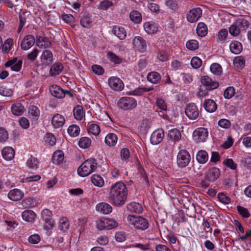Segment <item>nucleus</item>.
<instances>
[{
	"mask_svg": "<svg viewBox=\"0 0 251 251\" xmlns=\"http://www.w3.org/2000/svg\"><path fill=\"white\" fill-rule=\"evenodd\" d=\"M13 91L12 89L3 86L0 87V95L1 96L10 97L13 94Z\"/></svg>",
	"mask_w": 251,
	"mask_h": 251,
	"instance_id": "obj_56",
	"label": "nucleus"
},
{
	"mask_svg": "<svg viewBox=\"0 0 251 251\" xmlns=\"http://www.w3.org/2000/svg\"><path fill=\"white\" fill-rule=\"evenodd\" d=\"M220 176V170L216 167H213L207 171L205 174L204 178L209 182H214Z\"/></svg>",
	"mask_w": 251,
	"mask_h": 251,
	"instance_id": "obj_14",
	"label": "nucleus"
},
{
	"mask_svg": "<svg viewBox=\"0 0 251 251\" xmlns=\"http://www.w3.org/2000/svg\"><path fill=\"white\" fill-rule=\"evenodd\" d=\"M235 90L233 87H227L224 91V96L226 99H229L235 94Z\"/></svg>",
	"mask_w": 251,
	"mask_h": 251,
	"instance_id": "obj_59",
	"label": "nucleus"
},
{
	"mask_svg": "<svg viewBox=\"0 0 251 251\" xmlns=\"http://www.w3.org/2000/svg\"><path fill=\"white\" fill-rule=\"evenodd\" d=\"M201 64L202 61L198 57H194L191 60V65L193 68L198 69L201 66Z\"/></svg>",
	"mask_w": 251,
	"mask_h": 251,
	"instance_id": "obj_60",
	"label": "nucleus"
},
{
	"mask_svg": "<svg viewBox=\"0 0 251 251\" xmlns=\"http://www.w3.org/2000/svg\"><path fill=\"white\" fill-rule=\"evenodd\" d=\"M117 136L115 134H108L105 138V143L109 146H114L117 142Z\"/></svg>",
	"mask_w": 251,
	"mask_h": 251,
	"instance_id": "obj_31",
	"label": "nucleus"
},
{
	"mask_svg": "<svg viewBox=\"0 0 251 251\" xmlns=\"http://www.w3.org/2000/svg\"><path fill=\"white\" fill-rule=\"evenodd\" d=\"M241 164L248 169L251 170V157H243L240 161Z\"/></svg>",
	"mask_w": 251,
	"mask_h": 251,
	"instance_id": "obj_64",
	"label": "nucleus"
},
{
	"mask_svg": "<svg viewBox=\"0 0 251 251\" xmlns=\"http://www.w3.org/2000/svg\"><path fill=\"white\" fill-rule=\"evenodd\" d=\"M80 132V129L78 126L73 125L70 126L68 128V133L71 136H77Z\"/></svg>",
	"mask_w": 251,
	"mask_h": 251,
	"instance_id": "obj_47",
	"label": "nucleus"
},
{
	"mask_svg": "<svg viewBox=\"0 0 251 251\" xmlns=\"http://www.w3.org/2000/svg\"><path fill=\"white\" fill-rule=\"evenodd\" d=\"M223 164L233 170H236L237 167V164L234 162L233 160L231 158L225 159L223 161Z\"/></svg>",
	"mask_w": 251,
	"mask_h": 251,
	"instance_id": "obj_62",
	"label": "nucleus"
},
{
	"mask_svg": "<svg viewBox=\"0 0 251 251\" xmlns=\"http://www.w3.org/2000/svg\"><path fill=\"white\" fill-rule=\"evenodd\" d=\"M127 219L128 224L132 228L144 230L149 227L148 221L142 216L129 215Z\"/></svg>",
	"mask_w": 251,
	"mask_h": 251,
	"instance_id": "obj_4",
	"label": "nucleus"
},
{
	"mask_svg": "<svg viewBox=\"0 0 251 251\" xmlns=\"http://www.w3.org/2000/svg\"><path fill=\"white\" fill-rule=\"evenodd\" d=\"M250 26L248 20L243 18H239L229 27V32L233 36L239 35L241 30H246Z\"/></svg>",
	"mask_w": 251,
	"mask_h": 251,
	"instance_id": "obj_3",
	"label": "nucleus"
},
{
	"mask_svg": "<svg viewBox=\"0 0 251 251\" xmlns=\"http://www.w3.org/2000/svg\"><path fill=\"white\" fill-rule=\"evenodd\" d=\"M63 65L59 62L53 64L50 70V74L51 76H55L58 75L63 70Z\"/></svg>",
	"mask_w": 251,
	"mask_h": 251,
	"instance_id": "obj_25",
	"label": "nucleus"
},
{
	"mask_svg": "<svg viewBox=\"0 0 251 251\" xmlns=\"http://www.w3.org/2000/svg\"><path fill=\"white\" fill-rule=\"evenodd\" d=\"M73 113L75 118L77 120H81L83 116V108L79 105L75 106L73 110Z\"/></svg>",
	"mask_w": 251,
	"mask_h": 251,
	"instance_id": "obj_40",
	"label": "nucleus"
},
{
	"mask_svg": "<svg viewBox=\"0 0 251 251\" xmlns=\"http://www.w3.org/2000/svg\"><path fill=\"white\" fill-rule=\"evenodd\" d=\"M153 89V87H139L133 90L131 94L134 96H142L144 92H149Z\"/></svg>",
	"mask_w": 251,
	"mask_h": 251,
	"instance_id": "obj_44",
	"label": "nucleus"
},
{
	"mask_svg": "<svg viewBox=\"0 0 251 251\" xmlns=\"http://www.w3.org/2000/svg\"><path fill=\"white\" fill-rule=\"evenodd\" d=\"M24 193L19 189H14L9 191L8 194L9 199L13 201H17L23 198Z\"/></svg>",
	"mask_w": 251,
	"mask_h": 251,
	"instance_id": "obj_20",
	"label": "nucleus"
},
{
	"mask_svg": "<svg viewBox=\"0 0 251 251\" xmlns=\"http://www.w3.org/2000/svg\"><path fill=\"white\" fill-rule=\"evenodd\" d=\"M196 158L199 163L204 164L208 159V153L204 150L200 151L197 154Z\"/></svg>",
	"mask_w": 251,
	"mask_h": 251,
	"instance_id": "obj_32",
	"label": "nucleus"
},
{
	"mask_svg": "<svg viewBox=\"0 0 251 251\" xmlns=\"http://www.w3.org/2000/svg\"><path fill=\"white\" fill-rule=\"evenodd\" d=\"M97 162L94 158L85 160L77 169L78 174L81 176H86L93 172L97 168Z\"/></svg>",
	"mask_w": 251,
	"mask_h": 251,
	"instance_id": "obj_2",
	"label": "nucleus"
},
{
	"mask_svg": "<svg viewBox=\"0 0 251 251\" xmlns=\"http://www.w3.org/2000/svg\"><path fill=\"white\" fill-rule=\"evenodd\" d=\"M22 62V60L21 59L18 60L17 58H13L11 70L15 72L19 71L21 69Z\"/></svg>",
	"mask_w": 251,
	"mask_h": 251,
	"instance_id": "obj_54",
	"label": "nucleus"
},
{
	"mask_svg": "<svg viewBox=\"0 0 251 251\" xmlns=\"http://www.w3.org/2000/svg\"><path fill=\"white\" fill-rule=\"evenodd\" d=\"M150 128V123L148 119L143 120L140 126L141 131L146 133Z\"/></svg>",
	"mask_w": 251,
	"mask_h": 251,
	"instance_id": "obj_61",
	"label": "nucleus"
},
{
	"mask_svg": "<svg viewBox=\"0 0 251 251\" xmlns=\"http://www.w3.org/2000/svg\"><path fill=\"white\" fill-rule=\"evenodd\" d=\"M38 159L32 156L26 162L27 166L32 169H36L38 168Z\"/></svg>",
	"mask_w": 251,
	"mask_h": 251,
	"instance_id": "obj_53",
	"label": "nucleus"
},
{
	"mask_svg": "<svg viewBox=\"0 0 251 251\" xmlns=\"http://www.w3.org/2000/svg\"><path fill=\"white\" fill-rule=\"evenodd\" d=\"M201 83L205 87L206 90H212L218 87L219 83L213 80L210 77L204 75L201 77Z\"/></svg>",
	"mask_w": 251,
	"mask_h": 251,
	"instance_id": "obj_11",
	"label": "nucleus"
},
{
	"mask_svg": "<svg viewBox=\"0 0 251 251\" xmlns=\"http://www.w3.org/2000/svg\"><path fill=\"white\" fill-rule=\"evenodd\" d=\"M117 105L118 107L123 110H130L136 107L137 101L132 97H124L119 100Z\"/></svg>",
	"mask_w": 251,
	"mask_h": 251,
	"instance_id": "obj_5",
	"label": "nucleus"
},
{
	"mask_svg": "<svg viewBox=\"0 0 251 251\" xmlns=\"http://www.w3.org/2000/svg\"><path fill=\"white\" fill-rule=\"evenodd\" d=\"M22 216L25 221L32 222L34 221L36 214L31 210H25L23 212Z\"/></svg>",
	"mask_w": 251,
	"mask_h": 251,
	"instance_id": "obj_29",
	"label": "nucleus"
},
{
	"mask_svg": "<svg viewBox=\"0 0 251 251\" xmlns=\"http://www.w3.org/2000/svg\"><path fill=\"white\" fill-rule=\"evenodd\" d=\"M217 198L220 202L225 204H228L231 202L230 198L226 196L224 193H219Z\"/></svg>",
	"mask_w": 251,
	"mask_h": 251,
	"instance_id": "obj_57",
	"label": "nucleus"
},
{
	"mask_svg": "<svg viewBox=\"0 0 251 251\" xmlns=\"http://www.w3.org/2000/svg\"><path fill=\"white\" fill-rule=\"evenodd\" d=\"M198 35L201 37L205 36L207 33V28L206 25L202 22L199 23L197 28Z\"/></svg>",
	"mask_w": 251,
	"mask_h": 251,
	"instance_id": "obj_38",
	"label": "nucleus"
},
{
	"mask_svg": "<svg viewBox=\"0 0 251 251\" xmlns=\"http://www.w3.org/2000/svg\"><path fill=\"white\" fill-rule=\"evenodd\" d=\"M22 204L25 207H33L37 205L36 200L32 198H28L22 201Z\"/></svg>",
	"mask_w": 251,
	"mask_h": 251,
	"instance_id": "obj_48",
	"label": "nucleus"
},
{
	"mask_svg": "<svg viewBox=\"0 0 251 251\" xmlns=\"http://www.w3.org/2000/svg\"><path fill=\"white\" fill-rule=\"evenodd\" d=\"M202 15V10L200 8H195L189 11L187 15V19L190 23L197 22Z\"/></svg>",
	"mask_w": 251,
	"mask_h": 251,
	"instance_id": "obj_12",
	"label": "nucleus"
},
{
	"mask_svg": "<svg viewBox=\"0 0 251 251\" xmlns=\"http://www.w3.org/2000/svg\"><path fill=\"white\" fill-rule=\"evenodd\" d=\"M91 181L96 186L102 187L104 185V180L101 176L98 175L92 176Z\"/></svg>",
	"mask_w": 251,
	"mask_h": 251,
	"instance_id": "obj_43",
	"label": "nucleus"
},
{
	"mask_svg": "<svg viewBox=\"0 0 251 251\" xmlns=\"http://www.w3.org/2000/svg\"><path fill=\"white\" fill-rule=\"evenodd\" d=\"M51 94L54 97L62 99L64 97V90L57 85H52L50 88Z\"/></svg>",
	"mask_w": 251,
	"mask_h": 251,
	"instance_id": "obj_18",
	"label": "nucleus"
},
{
	"mask_svg": "<svg viewBox=\"0 0 251 251\" xmlns=\"http://www.w3.org/2000/svg\"><path fill=\"white\" fill-rule=\"evenodd\" d=\"M96 209L103 214H108L112 212V207L107 203L101 202L97 205Z\"/></svg>",
	"mask_w": 251,
	"mask_h": 251,
	"instance_id": "obj_23",
	"label": "nucleus"
},
{
	"mask_svg": "<svg viewBox=\"0 0 251 251\" xmlns=\"http://www.w3.org/2000/svg\"><path fill=\"white\" fill-rule=\"evenodd\" d=\"M35 42L34 37L32 35L25 36L21 43V47L23 50H27L33 46Z\"/></svg>",
	"mask_w": 251,
	"mask_h": 251,
	"instance_id": "obj_16",
	"label": "nucleus"
},
{
	"mask_svg": "<svg viewBox=\"0 0 251 251\" xmlns=\"http://www.w3.org/2000/svg\"><path fill=\"white\" fill-rule=\"evenodd\" d=\"M112 33L120 40L125 39L126 36V33L125 29L123 27H120L118 25H114L113 27Z\"/></svg>",
	"mask_w": 251,
	"mask_h": 251,
	"instance_id": "obj_22",
	"label": "nucleus"
},
{
	"mask_svg": "<svg viewBox=\"0 0 251 251\" xmlns=\"http://www.w3.org/2000/svg\"><path fill=\"white\" fill-rule=\"evenodd\" d=\"M127 196V189L126 185L118 182L113 185L108 195L109 201L113 205L120 206L124 205Z\"/></svg>",
	"mask_w": 251,
	"mask_h": 251,
	"instance_id": "obj_1",
	"label": "nucleus"
},
{
	"mask_svg": "<svg viewBox=\"0 0 251 251\" xmlns=\"http://www.w3.org/2000/svg\"><path fill=\"white\" fill-rule=\"evenodd\" d=\"M88 130L89 133L98 135L100 132V128L97 124H92L89 126Z\"/></svg>",
	"mask_w": 251,
	"mask_h": 251,
	"instance_id": "obj_58",
	"label": "nucleus"
},
{
	"mask_svg": "<svg viewBox=\"0 0 251 251\" xmlns=\"http://www.w3.org/2000/svg\"><path fill=\"white\" fill-rule=\"evenodd\" d=\"M28 15V14L27 13V12H23L22 13H19V18L20 23L18 29V33L20 32L24 26L25 25Z\"/></svg>",
	"mask_w": 251,
	"mask_h": 251,
	"instance_id": "obj_39",
	"label": "nucleus"
},
{
	"mask_svg": "<svg viewBox=\"0 0 251 251\" xmlns=\"http://www.w3.org/2000/svg\"><path fill=\"white\" fill-rule=\"evenodd\" d=\"M109 87L116 91H121L124 88V84L122 80L117 77L112 76L108 79Z\"/></svg>",
	"mask_w": 251,
	"mask_h": 251,
	"instance_id": "obj_9",
	"label": "nucleus"
},
{
	"mask_svg": "<svg viewBox=\"0 0 251 251\" xmlns=\"http://www.w3.org/2000/svg\"><path fill=\"white\" fill-rule=\"evenodd\" d=\"M164 137V130L162 128H158L151 134L150 139L151 143L152 145H157L162 141Z\"/></svg>",
	"mask_w": 251,
	"mask_h": 251,
	"instance_id": "obj_13",
	"label": "nucleus"
},
{
	"mask_svg": "<svg viewBox=\"0 0 251 251\" xmlns=\"http://www.w3.org/2000/svg\"><path fill=\"white\" fill-rule=\"evenodd\" d=\"M1 154L4 159L7 160H10L14 158L15 151L12 148L6 147L2 149Z\"/></svg>",
	"mask_w": 251,
	"mask_h": 251,
	"instance_id": "obj_24",
	"label": "nucleus"
},
{
	"mask_svg": "<svg viewBox=\"0 0 251 251\" xmlns=\"http://www.w3.org/2000/svg\"><path fill=\"white\" fill-rule=\"evenodd\" d=\"M13 44V40L11 38L7 39L3 45L2 50L5 52H8L11 49Z\"/></svg>",
	"mask_w": 251,
	"mask_h": 251,
	"instance_id": "obj_63",
	"label": "nucleus"
},
{
	"mask_svg": "<svg viewBox=\"0 0 251 251\" xmlns=\"http://www.w3.org/2000/svg\"><path fill=\"white\" fill-rule=\"evenodd\" d=\"M64 158V153L61 151H56L54 152L52 161L53 163L58 164L62 162Z\"/></svg>",
	"mask_w": 251,
	"mask_h": 251,
	"instance_id": "obj_37",
	"label": "nucleus"
},
{
	"mask_svg": "<svg viewBox=\"0 0 251 251\" xmlns=\"http://www.w3.org/2000/svg\"><path fill=\"white\" fill-rule=\"evenodd\" d=\"M127 209L131 212L136 213L137 214L141 213L143 210L142 205L135 202H132L127 204Z\"/></svg>",
	"mask_w": 251,
	"mask_h": 251,
	"instance_id": "obj_26",
	"label": "nucleus"
},
{
	"mask_svg": "<svg viewBox=\"0 0 251 251\" xmlns=\"http://www.w3.org/2000/svg\"><path fill=\"white\" fill-rule=\"evenodd\" d=\"M41 60L44 65H50L53 61V55L51 51L48 50H44L41 56Z\"/></svg>",
	"mask_w": 251,
	"mask_h": 251,
	"instance_id": "obj_19",
	"label": "nucleus"
},
{
	"mask_svg": "<svg viewBox=\"0 0 251 251\" xmlns=\"http://www.w3.org/2000/svg\"><path fill=\"white\" fill-rule=\"evenodd\" d=\"M69 223L66 218H61L59 222V228L63 232L66 231L69 227Z\"/></svg>",
	"mask_w": 251,
	"mask_h": 251,
	"instance_id": "obj_49",
	"label": "nucleus"
},
{
	"mask_svg": "<svg viewBox=\"0 0 251 251\" xmlns=\"http://www.w3.org/2000/svg\"><path fill=\"white\" fill-rule=\"evenodd\" d=\"M236 208L238 213L243 218L247 219L250 217L251 214L247 208L240 205H237Z\"/></svg>",
	"mask_w": 251,
	"mask_h": 251,
	"instance_id": "obj_52",
	"label": "nucleus"
},
{
	"mask_svg": "<svg viewBox=\"0 0 251 251\" xmlns=\"http://www.w3.org/2000/svg\"><path fill=\"white\" fill-rule=\"evenodd\" d=\"M65 119L62 115L57 114L52 118L51 124L55 128H58L63 126Z\"/></svg>",
	"mask_w": 251,
	"mask_h": 251,
	"instance_id": "obj_27",
	"label": "nucleus"
},
{
	"mask_svg": "<svg viewBox=\"0 0 251 251\" xmlns=\"http://www.w3.org/2000/svg\"><path fill=\"white\" fill-rule=\"evenodd\" d=\"M211 72L215 75L220 76L222 73V68L218 63H213L210 68Z\"/></svg>",
	"mask_w": 251,
	"mask_h": 251,
	"instance_id": "obj_50",
	"label": "nucleus"
},
{
	"mask_svg": "<svg viewBox=\"0 0 251 251\" xmlns=\"http://www.w3.org/2000/svg\"><path fill=\"white\" fill-rule=\"evenodd\" d=\"M233 64L237 68L242 69L245 64V59L242 56L235 57L233 60Z\"/></svg>",
	"mask_w": 251,
	"mask_h": 251,
	"instance_id": "obj_51",
	"label": "nucleus"
},
{
	"mask_svg": "<svg viewBox=\"0 0 251 251\" xmlns=\"http://www.w3.org/2000/svg\"><path fill=\"white\" fill-rule=\"evenodd\" d=\"M168 137L173 141L177 142L180 139L181 134L179 130L176 128H173L169 131Z\"/></svg>",
	"mask_w": 251,
	"mask_h": 251,
	"instance_id": "obj_30",
	"label": "nucleus"
},
{
	"mask_svg": "<svg viewBox=\"0 0 251 251\" xmlns=\"http://www.w3.org/2000/svg\"><path fill=\"white\" fill-rule=\"evenodd\" d=\"M92 20L91 16L88 13L83 15L80 19V25L84 28H89L92 26Z\"/></svg>",
	"mask_w": 251,
	"mask_h": 251,
	"instance_id": "obj_28",
	"label": "nucleus"
},
{
	"mask_svg": "<svg viewBox=\"0 0 251 251\" xmlns=\"http://www.w3.org/2000/svg\"><path fill=\"white\" fill-rule=\"evenodd\" d=\"M130 20L134 23L138 24L141 22L142 16L141 13L136 10L131 11L129 15Z\"/></svg>",
	"mask_w": 251,
	"mask_h": 251,
	"instance_id": "obj_42",
	"label": "nucleus"
},
{
	"mask_svg": "<svg viewBox=\"0 0 251 251\" xmlns=\"http://www.w3.org/2000/svg\"><path fill=\"white\" fill-rule=\"evenodd\" d=\"M160 75L156 72H151L147 75V79L152 83H157L161 80Z\"/></svg>",
	"mask_w": 251,
	"mask_h": 251,
	"instance_id": "obj_35",
	"label": "nucleus"
},
{
	"mask_svg": "<svg viewBox=\"0 0 251 251\" xmlns=\"http://www.w3.org/2000/svg\"><path fill=\"white\" fill-rule=\"evenodd\" d=\"M144 28L148 34H153L157 31V25L154 23H146L144 25Z\"/></svg>",
	"mask_w": 251,
	"mask_h": 251,
	"instance_id": "obj_36",
	"label": "nucleus"
},
{
	"mask_svg": "<svg viewBox=\"0 0 251 251\" xmlns=\"http://www.w3.org/2000/svg\"><path fill=\"white\" fill-rule=\"evenodd\" d=\"M107 56L108 59L115 64H120L122 62V58L117 56L111 51L108 52Z\"/></svg>",
	"mask_w": 251,
	"mask_h": 251,
	"instance_id": "obj_41",
	"label": "nucleus"
},
{
	"mask_svg": "<svg viewBox=\"0 0 251 251\" xmlns=\"http://www.w3.org/2000/svg\"><path fill=\"white\" fill-rule=\"evenodd\" d=\"M24 107L20 103L13 104L11 106V111L13 114L16 116H20L23 114Z\"/></svg>",
	"mask_w": 251,
	"mask_h": 251,
	"instance_id": "obj_33",
	"label": "nucleus"
},
{
	"mask_svg": "<svg viewBox=\"0 0 251 251\" xmlns=\"http://www.w3.org/2000/svg\"><path fill=\"white\" fill-rule=\"evenodd\" d=\"M229 48L232 53L237 54L242 51V44L238 41H233L230 43Z\"/></svg>",
	"mask_w": 251,
	"mask_h": 251,
	"instance_id": "obj_34",
	"label": "nucleus"
},
{
	"mask_svg": "<svg viewBox=\"0 0 251 251\" xmlns=\"http://www.w3.org/2000/svg\"><path fill=\"white\" fill-rule=\"evenodd\" d=\"M132 44L134 48L140 52H144L146 50V42L142 37L139 36L135 37L133 40Z\"/></svg>",
	"mask_w": 251,
	"mask_h": 251,
	"instance_id": "obj_15",
	"label": "nucleus"
},
{
	"mask_svg": "<svg viewBox=\"0 0 251 251\" xmlns=\"http://www.w3.org/2000/svg\"><path fill=\"white\" fill-rule=\"evenodd\" d=\"M44 139L46 145L52 146L56 143V138L51 133H47Z\"/></svg>",
	"mask_w": 251,
	"mask_h": 251,
	"instance_id": "obj_46",
	"label": "nucleus"
},
{
	"mask_svg": "<svg viewBox=\"0 0 251 251\" xmlns=\"http://www.w3.org/2000/svg\"><path fill=\"white\" fill-rule=\"evenodd\" d=\"M208 132L206 128L199 127L196 129L193 133V137L197 143L203 142L208 137Z\"/></svg>",
	"mask_w": 251,
	"mask_h": 251,
	"instance_id": "obj_7",
	"label": "nucleus"
},
{
	"mask_svg": "<svg viewBox=\"0 0 251 251\" xmlns=\"http://www.w3.org/2000/svg\"><path fill=\"white\" fill-rule=\"evenodd\" d=\"M190 155L188 152L184 150H180L177 156V163L179 167H186L190 161Z\"/></svg>",
	"mask_w": 251,
	"mask_h": 251,
	"instance_id": "obj_6",
	"label": "nucleus"
},
{
	"mask_svg": "<svg viewBox=\"0 0 251 251\" xmlns=\"http://www.w3.org/2000/svg\"><path fill=\"white\" fill-rule=\"evenodd\" d=\"M186 46L189 50H195L198 49L199 43L196 40H190L187 42Z\"/></svg>",
	"mask_w": 251,
	"mask_h": 251,
	"instance_id": "obj_55",
	"label": "nucleus"
},
{
	"mask_svg": "<svg viewBox=\"0 0 251 251\" xmlns=\"http://www.w3.org/2000/svg\"><path fill=\"white\" fill-rule=\"evenodd\" d=\"M36 45L40 48L46 49L51 47L52 44L50 39L46 37L36 36Z\"/></svg>",
	"mask_w": 251,
	"mask_h": 251,
	"instance_id": "obj_17",
	"label": "nucleus"
},
{
	"mask_svg": "<svg viewBox=\"0 0 251 251\" xmlns=\"http://www.w3.org/2000/svg\"><path fill=\"white\" fill-rule=\"evenodd\" d=\"M42 218L45 222L44 228L47 230L51 229L54 226V222L51 218V212L48 209H44L41 213Z\"/></svg>",
	"mask_w": 251,
	"mask_h": 251,
	"instance_id": "obj_8",
	"label": "nucleus"
},
{
	"mask_svg": "<svg viewBox=\"0 0 251 251\" xmlns=\"http://www.w3.org/2000/svg\"><path fill=\"white\" fill-rule=\"evenodd\" d=\"M91 145V139L87 137H83L80 139L78 142L79 146L82 149H87Z\"/></svg>",
	"mask_w": 251,
	"mask_h": 251,
	"instance_id": "obj_45",
	"label": "nucleus"
},
{
	"mask_svg": "<svg viewBox=\"0 0 251 251\" xmlns=\"http://www.w3.org/2000/svg\"><path fill=\"white\" fill-rule=\"evenodd\" d=\"M185 113L187 116L191 120H195L199 116L198 109L194 103H189L187 105Z\"/></svg>",
	"mask_w": 251,
	"mask_h": 251,
	"instance_id": "obj_10",
	"label": "nucleus"
},
{
	"mask_svg": "<svg viewBox=\"0 0 251 251\" xmlns=\"http://www.w3.org/2000/svg\"><path fill=\"white\" fill-rule=\"evenodd\" d=\"M203 107L207 112L212 113L216 110L217 105L213 100L207 99L203 102Z\"/></svg>",
	"mask_w": 251,
	"mask_h": 251,
	"instance_id": "obj_21",
	"label": "nucleus"
}]
</instances>
